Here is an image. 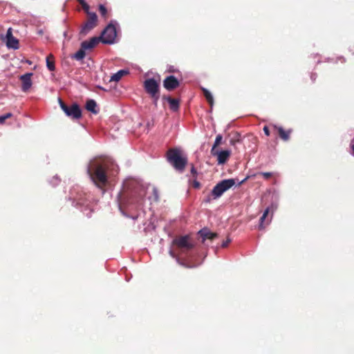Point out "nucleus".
<instances>
[{
  "instance_id": "nucleus-1",
  "label": "nucleus",
  "mask_w": 354,
  "mask_h": 354,
  "mask_svg": "<svg viewBox=\"0 0 354 354\" xmlns=\"http://www.w3.org/2000/svg\"><path fill=\"white\" fill-rule=\"evenodd\" d=\"M106 162L102 159L91 160L88 166L87 172L98 187L103 186L106 183Z\"/></svg>"
},
{
  "instance_id": "nucleus-2",
  "label": "nucleus",
  "mask_w": 354,
  "mask_h": 354,
  "mask_svg": "<svg viewBox=\"0 0 354 354\" xmlns=\"http://www.w3.org/2000/svg\"><path fill=\"white\" fill-rule=\"evenodd\" d=\"M172 244L176 247V251L171 249L169 250L170 256L176 259L179 264L183 265L180 261V256L184 252L191 250L194 247V243L189 236H181L174 239L172 241Z\"/></svg>"
},
{
  "instance_id": "nucleus-3",
  "label": "nucleus",
  "mask_w": 354,
  "mask_h": 354,
  "mask_svg": "<svg viewBox=\"0 0 354 354\" xmlns=\"http://www.w3.org/2000/svg\"><path fill=\"white\" fill-rule=\"evenodd\" d=\"M167 158L169 162L179 171H183L187 164V159L182 153L180 149H171L168 151Z\"/></svg>"
},
{
  "instance_id": "nucleus-4",
  "label": "nucleus",
  "mask_w": 354,
  "mask_h": 354,
  "mask_svg": "<svg viewBox=\"0 0 354 354\" xmlns=\"http://www.w3.org/2000/svg\"><path fill=\"white\" fill-rule=\"evenodd\" d=\"M144 86L146 91L153 98L154 104H157L159 98V83L153 78H149L145 81Z\"/></svg>"
},
{
  "instance_id": "nucleus-5",
  "label": "nucleus",
  "mask_w": 354,
  "mask_h": 354,
  "mask_svg": "<svg viewBox=\"0 0 354 354\" xmlns=\"http://www.w3.org/2000/svg\"><path fill=\"white\" fill-rule=\"evenodd\" d=\"M235 185L234 179L223 180L218 183L212 189V194L214 198H219L225 192Z\"/></svg>"
},
{
  "instance_id": "nucleus-6",
  "label": "nucleus",
  "mask_w": 354,
  "mask_h": 354,
  "mask_svg": "<svg viewBox=\"0 0 354 354\" xmlns=\"http://www.w3.org/2000/svg\"><path fill=\"white\" fill-rule=\"evenodd\" d=\"M116 35L115 27L112 24H110L104 30L100 39L104 44H111L114 43Z\"/></svg>"
},
{
  "instance_id": "nucleus-7",
  "label": "nucleus",
  "mask_w": 354,
  "mask_h": 354,
  "mask_svg": "<svg viewBox=\"0 0 354 354\" xmlns=\"http://www.w3.org/2000/svg\"><path fill=\"white\" fill-rule=\"evenodd\" d=\"M60 106L66 115L74 119L81 117V110L79 106L74 104L71 106H67L61 100H59Z\"/></svg>"
},
{
  "instance_id": "nucleus-8",
  "label": "nucleus",
  "mask_w": 354,
  "mask_h": 354,
  "mask_svg": "<svg viewBox=\"0 0 354 354\" xmlns=\"http://www.w3.org/2000/svg\"><path fill=\"white\" fill-rule=\"evenodd\" d=\"M1 39L6 42L9 48L17 49L19 48L18 40L13 37L12 28H8L5 36L1 35Z\"/></svg>"
},
{
  "instance_id": "nucleus-9",
  "label": "nucleus",
  "mask_w": 354,
  "mask_h": 354,
  "mask_svg": "<svg viewBox=\"0 0 354 354\" xmlns=\"http://www.w3.org/2000/svg\"><path fill=\"white\" fill-rule=\"evenodd\" d=\"M89 18L82 26L80 33L85 35L92 30L97 24V15L95 13H88Z\"/></svg>"
},
{
  "instance_id": "nucleus-10",
  "label": "nucleus",
  "mask_w": 354,
  "mask_h": 354,
  "mask_svg": "<svg viewBox=\"0 0 354 354\" xmlns=\"http://www.w3.org/2000/svg\"><path fill=\"white\" fill-rule=\"evenodd\" d=\"M277 205L272 203L270 207H268L264 211L262 216L260 218V223L259 225V228L260 230L263 229L266 225H268L270 223L272 215H271L270 218H268L267 221H266V219L270 211L272 210V212H274V210L277 209Z\"/></svg>"
},
{
  "instance_id": "nucleus-11",
  "label": "nucleus",
  "mask_w": 354,
  "mask_h": 354,
  "mask_svg": "<svg viewBox=\"0 0 354 354\" xmlns=\"http://www.w3.org/2000/svg\"><path fill=\"white\" fill-rule=\"evenodd\" d=\"M145 196L147 197L151 203L157 201L158 199V194L156 188L153 185H148L146 187Z\"/></svg>"
},
{
  "instance_id": "nucleus-12",
  "label": "nucleus",
  "mask_w": 354,
  "mask_h": 354,
  "mask_svg": "<svg viewBox=\"0 0 354 354\" xmlns=\"http://www.w3.org/2000/svg\"><path fill=\"white\" fill-rule=\"evenodd\" d=\"M32 73H26L20 76V80L22 82L21 89L24 92L28 91L32 86Z\"/></svg>"
},
{
  "instance_id": "nucleus-13",
  "label": "nucleus",
  "mask_w": 354,
  "mask_h": 354,
  "mask_svg": "<svg viewBox=\"0 0 354 354\" xmlns=\"http://www.w3.org/2000/svg\"><path fill=\"white\" fill-rule=\"evenodd\" d=\"M163 85L166 89L173 90L179 85V82L174 76L170 75L164 80Z\"/></svg>"
},
{
  "instance_id": "nucleus-14",
  "label": "nucleus",
  "mask_w": 354,
  "mask_h": 354,
  "mask_svg": "<svg viewBox=\"0 0 354 354\" xmlns=\"http://www.w3.org/2000/svg\"><path fill=\"white\" fill-rule=\"evenodd\" d=\"M230 154H231V151L223 150V151H215V154H212V155L217 156V160H218V163L219 165H223L229 158Z\"/></svg>"
},
{
  "instance_id": "nucleus-15",
  "label": "nucleus",
  "mask_w": 354,
  "mask_h": 354,
  "mask_svg": "<svg viewBox=\"0 0 354 354\" xmlns=\"http://www.w3.org/2000/svg\"><path fill=\"white\" fill-rule=\"evenodd\" d=\"M100 38L93 37L89 41H84L82 43V48L83 49H91L93 48L100 41Z\"/></svg>"
},
{
  "instance_id": "nucleus-16",
  "label": "nucleus",
  "mask_w": 354,
  "mask_h": 354,
  "mask_svg": "<svg viewBox=\"0 0 354 354\" xmlns=\"http://www.w3.org/2000/svg\"><path fill=\"white\" fill-rule=\"evenodd\" d=\"M199 234L202 238L203 242H205L207 239H213L216 236V234L206 229L201 230Z\"/></svg>"
},
{
  "instance_id": "nucleus-17",
  "label": "nucleus",
  "mask_w": 354,
  "mask_h": 354,
  "mask_svg": "<svg viewBox=\"0 0 354 354\" xmlns=\"http://www.w3.org/2000/svg\"><path fill=\"white\" fill-rule=\"evenodd\" d=\"M128 73V71L126 70H120L113 74L110 79V82H118L121 80V78L127 75Z\"/></svg>"
},
{
  "instance_id": "nucleus-18",
  "label": "nucleus",
  "mask_w": 354,
  "mask_h": 354,
  "mask_svg": "<svg viewBox=\"0 0 354 354\" xmlns=\"http://www.w3.org/2000/svg\"><path fill=\"white\" fill-rule=\"evenodd\" d=\"M274 127L278 130L280 137L283 140H288L289 139L290 131H286L282 127L276 125H274Z\"/></svg>"
},
{
  "instance_id": "nucleus-19",
  "label": "nucleus",
  "mask_w": 354,
  "mask_h": 354,
  "mask_svg": "<svg viewBox=\"0 0 354 354\" xmlns=\"http://www.w3.org/2000/svg\"><path fill=\"white\" fill-rule=\"evenodd\" d=\"M96 106H97L96 102L93 100H90L87 101L86 104V108L88 111H89L93 113H97V111L95 109Z\"/></svg>"
},
{
  "instance_id": "nucleus-20",
  "label": "nucleus",
  "mask_w": 354,
  "mask_h": 354,
  "mask_svg": "<svg viewBox=\"0 0 354 354\" xmlns=\"http://www.w3.org/2000/svg\"><path fill=\"white\" fill-rule=\"evenodd\" d=\"M202 91L203 92V94L208 102V103L210 104L211 106H213L214 104V98L212 94L210 93L209 91L205 88H202Z\"/></svg>"
},
{
  "instance_id": "nucleus-21",
  "label": "nucleus",
  "mask_w": 354,
  "mask_h": 354,
  "mask_svg": "<svg viewBox=\"0 0 354 354\" xmlns=\"http://www.w3.org/2000/svg\"><path fill=\"white\" fill-rule=\"evenodd\" d=\"M168 102L169 103L170 109L173 111H177L179 106L178 100L173 98H168Z\"/></svg>"
},
{
  "instance_id": "nucleus-22",
  "label": "nucleus",
  "mask_w": 354,
  "mask_h": 354,
  "mask_svg": "<svg viewBox=\"0 0 354 354\" xmlns=\"http://www.w3.org/2000/svg\"><path fill=\"white\" fill-rule=\"evenodd\" d=\"M84 49H80L76 53H75L72 57L77 59V60H81L85 57V52L84 50Z\"/></svg>"
},
{
  "instance_id": "nucleus-23",
  "label": "nucleus",
  "mask_w": 354,
  "mask_h": 354,
  "mask_svg": "<svg viewBox=\"0 0 354 354\" xmlns=\"http://www.w3.org/2000/svg\"><path fill=\"white\" fill-rule=\"evenodd\" d=\"M222 136L221 135H218L216 137V139H215V141H214V144L213 145V147L211 150V153L212 154H215V148L218 146L222 140Z\"/></svg>"
},
{
  "instance_id": "nucleus-24",
  "label": "nucleus",
  "mask_w": 354,
  "mask_h": 354,
  "mask_svg": "<svg viewBox=\"0 0 354 354\" xmlns=\"http://www.w3.org/2000/svg\"><path fill=\"white\" fill-rule=\"evenodd\" d=\"M51 57H53L52 55L46 57V66L50 71H53L55 70V64L53 61L50 60Z\"/></svg>"
},
{
  "instance_id": "nucleus-25",
  "label": "nucleus",
  "mask_w": 354,
  "mask_h": 354,
  "mask_svg": "<svg viewBox=\"0 0 354 354\" xmlns=\"http://www.w3.org/2000/svg\"><path fill=\"white\" fill-rule=\"evenodd\" d=\"M12 116V113H8L3 115H0V124H2L5 120Z\"/></svg>"
},
{
  "instance_id": "nucleus-26",
  "label": "nucleus",
  "mask_w": 354,
  "mask_h": 354,
  "mask_svg": "<svg viewBox=\"0 0 354 354\" xmlns=\"http://www.w3.org/2000/svg\"><path fill=\"white\" fill-rule=\"evenodd\" d=\"M99 9L100 12H101V15L104 17L106 14V8L103 5H100Z\"/></svg>"
},
{
  "instance_id": "nucleus-27",
  "label": "nucleus",
  "mask_w": 354,
  "mask_h": 354,
  "mask_svg": "<svg viewBox=\"0 0 354 354\" xmlns=\"http://www.w3.org/2000/svg\"><path fill=\"white\" fill-rule=\"evenodd\" d=\"M83 9L85 10V12L88 15L89 12V6L86 3H84L83 5H82Z\"/></svg>"
},
{
  "instance_id": "nucleus-28",
  "label": "nucleus",
  "mask_w": 354,
  "mask_h": 354,
  "mask_svg": "<svg viewBox=\"0 0 354 354\" xmlns=\"http://www.w3.org/2000/svg\"><path fill=\"white\" fill-rule=\"evenodd\" d=\"M261 175H262L265 178H268L271 177V176H272V173H270V172H263V173H261Z\"/></svg>"
},
{
  "instance_id": "nucleus-29",
  "label": "nucleus",
  "mask_w": 354,
  "mask_h": 354,
  "mask_svg": "<svg viewBox=\"0 0 354 354\" xmlns=\"http://www.w3.org/2000/svg\"><path fill=\"white\" fill-rule=\"evenodd\" d=\"M231 242V239H227L225 241L222 243L223 247H226Z\"/></svg>"
},
{
  "instance_id": "nucleus-30",
  "label": "nucleus",
  "mask_w": 354,
  "mask_h": 354,
  "mask_svg": "<svg viewBox=\"0 0 354 354\" xmlns=\"http://www.w3.org/2000/svg\"><path fill=\"white\" fill-rule=\"evenodd\" d=\"M263 131H264V133H265V134H266V136H269V135H270V131H269V129H268V127L265 126V127H263Z\"/></svg>"
},
{
  "instance_id": "nucleus-31",
  "label": "nucleus",
  "mask_w": 354,
  "mask_h": 354,
  "mask_svg": "<svg viewBox=\"0 0 354 354\" xmlns=\"http://www.w3.org/2000/svg\"><path fill=\"white\" fill-rule=\"evenodd\" d=\"M194 186L196 188H198L200 187V183L198 182H197V181H194Z\"/></svg>"
},
{
  "instance_id": "nucleus-32",
  "label": "nucleus",
  "mask_w": 354,
  "mask_h": 354,
  "mask_svg": "<svg viewBox=\"0 0 354 354\" xmlns=\"http://www.w3.org/2000/svg\"><path fill=\"white\" fill-rule=\"evenodd\" d=\"M80 3L81 5H83L84 3H86L84 0H77Z\"/></svg>"
},
{
  "instance_id": "nucleus-33",
  "label": "nucleus",
  "mask_w": 354,
  "mask_h": 354,
  "mask_svg": "<svg viewBox=\"0 0 354 354\" xmlns=\"http://www.w3.org/2000/svg\"><path fill=\"white\" fill-rule=\"evenodd\" d=\"M353 155L354 156V144L352 145Z\"/></svg>"
},
{
  "instance_id": "nucleus-34",
  "label": "nucleus",
  "mask_w": 354,
  "mask_h": 354,
  "mask_svg": "<svg viewBox=\"0 0 354 354\" xmlns=\"http://www.w3.org/2000/svg\"><path fill=\"white\" fill-rule=\"evenodd\" d=\"M192 173H195L196 172L195 169L194 167L192 168Z\"/></svg>"
}]
</instances>
